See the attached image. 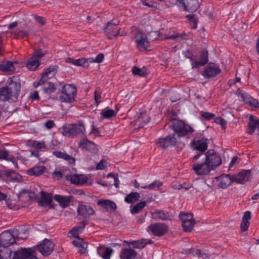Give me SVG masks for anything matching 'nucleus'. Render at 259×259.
Segmentation results:
<instances>
[{
    "mask_svg": "<svg viewBox=\"0 0 259 259\" xmlns=\"http://www.w3.org/2000/svg\"><path fill=\"white\" fill-rule=\"evenodd\" d=\"M15 77L9 78L8 85L0 88V101H17L19 95L21 84L19 82L14 80Z\"/></svg>",
    "mask_w": 259,
    "mask_h": 259,
    "instance_id": "f03ea898",
    "label": "nucleus"
},
{
    "mask_svg": "<svg viewBox=\"0 0 259 259\" xmlns=\"http://www.w3.org/2000/svg\"><path fill=\"white\" fill-rule=\"evenodd\" d=\"M132 72L134 75H138L140 76H145L147 74L146 70L144 68L141 69L136 66L133 67L132 69Z\"/></svg>",
    "mask_w": 259,
    "mask_h": 259,
    "instance_id": "09e8293b",
    "label": "nucleus"
},
{
    "mask_svg": "<svg viewBox=\"0 0 259 259\" xmlns=\"http://www.w3.org/2000/svg\"><path fill=\"white\" fill-rule=\"evenodd\" d=\"M124 242L129 245H132L133 247L136 248H143L147 244L146 240L142 239L140 240L133 241L129 242L127 241H124Z\"/></svg>",
    "mask_w": 259,
    "mask_h": 259,
    "instance_id": "ea45409f",
    "label": "nucleus"
},
{
    "mask_svg": "<svg viewBox=\"0 0 259 259\" xmlns=\"http://www.w3.org/2000/svg\"><path fill=\"white\" fill-rule=\"evenodd\" d=\"M184 55H185V56L186 58H187L190 59V61L191 62L192 68H193V63L195 62V57L188 50L185 52Z\"/></svg>",
    "mask_w": 259,
    "mask_h": 259,
    "instance_id": "13d9d810",
    "label": "nucleus"
},
{
    "mask_svg": "<svg viewBox=\"0 0 259 259\" xmlns=\"http://www.w3.org/2000/svg\"><path fill=\"white\" fill-rule=\"evenodd\" d=\"M77 213L84 218H88L95 213L93 208L89 205L80 204L77 208Z\"/></svg>",
    "mask_w": 259,
    "mask_h": 259,
    "instance_id": "5701e85b",
    "label": "nucleus"
},
{
    "mask_svg": "<svg viewBox=\"0 0 259 259\" xmlns=\"http://www.w3.org/2000/svg\"><path fill=\"white\" fill-rule=\"evenodd\" d=\"M179 217L181 220L182 224H183V223L191 220L192 218H193V215L191 213L181 212L179 215Z\"/></svg>",
    "mask_w": 259,
    "mask_h": 259,
    "instance_id": "49530a36",
    "label": "nucleus"
},
{
    "mask_svg": "<svg viewBox=\"0 0 259 259\" xmlns=\"http://www.w3.org/2000/svg\"><path fill=\"white\" fill-rule=\"evenodd\" d=\"M36 201L39 205L46 207L50 205L52 207V195H36Z\"/></svg>",
    "mask_w": 259,
    "mask_h": 259,
    "instance_id": "a878e982",
    "label": "nucleus"
},
{
    "mask_svg": "<svg viewBox=\"0 0 259 259\" xmlns=\"http://www.w3.org/2000/svg\"><path fill=\"white\" fill-rule=\"evenodd\" d=\"M250 223L249 221H245L242 220V222L240 225V228L242 231H246L247 230L249 226Z\"/></svg>",
    "mask_w": 259,
    "mask_h": 259,
    "instance_id": "e2e57ef3",
    "label": "nucleus"
},
{
    "mask_svg": "<svg viewBox=\"0 0 259 259\" xmlns=\"http://www.w3.org/2000/svg\"><path fill=\"white\" fill-rule=\"evenodd\" d=\"M77 89L73 84H66L62 87L59 95V99L61 102L71 103L74 101V97L76 95Z\"/></svg>",
    "mask_w": 259,
    "mask_h": 259,
    "instance_id": "39448f33",
    "label": "nucleus"
},
{
    "mask_svg": "<svg viewBox=\"0 0 259 259\" xmlns=\"http://www.w3.org/2000/svg\"><path fill=\"white\" fill-rule=\"evenodd\" d=\"M86 223L84 221L80 222L78 225L73 227L69 233L74 237L79 238V233L82 232L84 230Z\"/></svg>",
    "mask_w": 259,
    "mask_h": 259,
    "instance_id": "7c9ffc66",
    "label": "nucleus"
},
{
    "mask_svg": "<svg viewBox=\"0 0 259 259\" xmlns=\"http://www.w3.org/2000/svg\"><path fill=\"white\" fill-rule=\"evenodd\" d=\"M195 223V220L193 218H192L191 220L183 223V224H182V227L184 231L185 232H191L193 230Z\"/></svg>",
    "mask_w": 259,
    "mask_h": 259,
    "instance_id": "79ce46f5",
    "label": "nucleus"
},
{
    "mask_svg": "<svg viewBox=\"0 0 259 259\" xmlns=\"http://www.w3.org/2000/svg\"><path fill=\"white\" fill-rule=\"evenodd\" d=\"M79 147L82 150L96 154L98 152V145L93 141L89 140L86 136L82 137L78 144Z\"/></svg>",
    "mask_w": 259,
    "mask_h": 259,
    "instance_id": "dca6fc26",
    "label": "nucleus"
},
{
    "mask_svg": "<svg viewBox=\"0 0 259 259\" xmlns=\"http://www.w3.org/2000/svg\"><path fill=\"white\" fill-rule=\"evenodd\" d=\"M193 169L196 174L199 175H206L212 170L206 160L201 163L194 164L193 165Z\"/></svg>",
    "mask_w": 259,
    "mask_h": 259,
    "instance_id": "6ab92c4d",
    "label": "nucleus"
},
{
    "mask_svg": "<svg viewBox=\"0 0 259 259\" xmlns=\"http://www.w3.org/2000/svg\"><path fill=\"white\" fill-rule=\"evenodd\" d=\"M208 145V140L202 138L200 140L195 141L191 142V146L193 148L198 150L199 152L193 157V161L197 160L201 156L203 155V153L207 150Z\"/></svg>",
    "mask_w": 259,
    "mask_h": 259,
    "instance_id": "9d476101",
    "label": "nucleus"
},
{
    "mask_svg": "<svg viewBox=\"0 0 259 259\" xmlns=\"http://www.w3.org/2000/svg\"><path fill=\"white\" fill-rule=\"evenodd\" d=\"M215 122L218 124H221L223 127H225L227 124L226 121L221 117L215 118Z\"/></svg>",
    "mask_w": 259,
    "mask_h": 259,
    "instance_id": "774afa93",
    "label": "nucleus"
},
{
    "mask_svg": "<svg viewBox=\"0 0 259 259\" xmlns=\"http://www.w3.org/2000/svg\"><path fill=\"white\" fill-rule=\"evenodd\" d=\"M148 229L155 236H161L168 231V227L164 223H156L150 225Z\"/></svg>",
    "mask_w": 259,
    "mask_h": 259,
    "instance_id": "f3484780",
    "label": "nucleus"
},
{
    "mask_svg": "<svg viewBox=\"0 0 259 259\" xmlns=\"http://www.w3.org/2000/svg\"><path fill=\"white\" fill-rule=\"evenodd\" d=\"M15 231L7 230L0 234V247H9L16 242Z\"/></svg>",
    "mask_w": 259,
    "mask_h": 259,
    "instance_id": "1a4fd4ad",
    "label": "nucleus"
},
{
    "mask_svg": "<svg viewBox=\"0 0 259 259\" xmlns=\"http://www.w3.org/2000/svg\"><path fill=\"white\" fill-rule=\"evenodd\" d=\"M162 185V183L161 181L155 180L150 184L142 186V188L153 190H160Z\"/></svg>",
    "mask_w": 259,
    "mask_h": 259,
    "instance_id": "58836bf2",
    "label": "nucleus"
},
{
    "mask_svg": "<svg viewBox=\"0 0 259 259\" xmlns=\"http://www.w3.org/2000/svg\"><path fill=\"white\" fill-rule=\"evenodd\" d=\"M220 72L221 70L219 67L213 64H209L205 68L202 75L205 78H209L215 76Z\"/></svg>",
    "mask_w": 259,
    "mask_h": 259,
    "instance_id": "aec40b11",
    "label": "nucleus"
},
{
    "mask_svg": "<svg viewBox=\"0 0 259 259\" xmlns=\"http://www.w3.org/2000/svg\"><path fill=\"white\" fill-rule=\"evenodd\" d=\"M53 154L57 158L64 159V160L68 161L70 164H73L75 163V159L66 153L62 152L59 151H55L53 152Z\"/></svg>",
    "mask_w": 259,
    "mask_h": 259,
    "instance_id": "f704fd0d",
    "label": "nucleus"
},
{
    "mask_svg": "<svg viewBox=\"0 0 259 259\" xmlns=\"http://www.w3.org/2000/svg\"><path fill=\"white\" fill-rule=\"evenodd\" d=\"M186 17L190 21V22L192 23V28L194 29L196 28L197 26L198 19L196 15L189 14L187 15Z\"/></svg>",
    "mask_w": 259,
    "mask_h": 259,
    "instance_id": "8fccbe9b",
    "label": "nucleus"
},
{
    "mask_svg": "<svg viewBox=\"0 0 259 259\" xmlns=\"http://www.w3.org/2000/svg\"><path fill=\"white\" fill-rule=\"evenodd\" d=\"M0 70L4 71H14L15 70L14 63L10 61H1Z\"/></svg>",
    "mask_w": 259,
    "mask_h": 259,
    "instance_id": "4c0bfd02",
    "label": "nucleus"
},
{
    "mask_svg": "<svg viewBox=\"0 0 259 259\" xmlns=\"http://www.w3.org/2000/svg\"><path fill=\"white\" fill-rule=\"evenodd\" d=\"M150 121V117L146 113H141L136 119V124L142 127Z\"/></svg>",
    "mask_w": 259,
    "mask_h": 259,
    "instance_id": "72a5a7b5",
    "label": "nucleus"
},
{
    "mask_svg": "<svg viewBox=\"0 0 259 259\" xmlns=\"http://www.w3.org/2000/svg\"><path fill=\"white\" fill-rule=\"evenodd\" d=\"M151 214L153 219L162 221L170 220L172 217L168 211L164 210L155 209Z\"/></svg>",
    "mask_w": 259,
    "mask_h": 259,
    "instance_id": "4be33fe9",
    "label": "nucleus"
},
{
    "mask_svg": "<svg viewBox=\"0 0 259 259\" xmlns=\"http://www.w3.org/2000/svg\"><path fill=\"white\" fill-rule=\"evenodd\" d=\"M0 249V259H8L11 257L12 251L8 247H2Z\"/></svg>",
    "mask_w": 259,
    "mask_h": 259,
    "instance_id": "37998d69",
    "label": "nucleus"
},
{
    "mask_svg": "<svg viewBox=\"0 0 259 259\" xmlns=\"http://www.w3.org/2000/svg\"><path fill=\"white\" fill-rule=\"evenodd\" d=\"M104 58V55L102 53H100L98 54L95 58V59H93L92 58H88L89 60V64L91 63H101L103 60V59Z\"/></svg>",
    "mask_w": 259,
    "mask_h": 259,
    "instance_id": "603ef678",
    "label": "nucleus"
},
{
    "mask_svg": "<svg viewBox=\"0 0 259 259\" xmlns=\"http://www.w3.org/2000/svg\"><path fill=\"white\" fill-rule=\"evenodd\" d=\"M241 97L244 103L248 104L252 100V97L246 93L241 94Z\"/></svg>",
    "mask_w": 259,
    "mask_h": 259,
    "instance_id": "bf43d9fd",
    "label": "nucleus"
},
{
    "mask_svg": "<svg viewBox=\"0 0 259 259\" xmlns=\"http://www.w3.org/2000/svg\"><path fill=\"white\" fill-rule=\"evenodd\" d=\"M38 251L44 256L50 255L54 248V244L50 240L46 238L36 246Z\"/></svg>",
    "mask_w": 259,
    "mask_h": 259,
    "instance_id": "4468645a",
    "label": "nucleus"
},
{
    "mask_svg": "<svg viewBox=\"0 0 259 259\" xmlns=\"http://www.w3.org/2000/svg\"><path fill=\"white\" fill-rule=\"evenodd\" d=\"M145 205L146 202L145 201L138 203L131 209V212L132 214L138 213L143 209Z\"/></svg>",
    "mask_w": 259,
    "mask_h": 259,
    "instance_id": "c03bdc74",
    "label": "nucleus"
},
{
    "mask_svg": "<svg viewBox=\"0 0 259 259\" xmlns=\"http://www.w3.org/2000/svg\"><path fill=\"white\" fill-rule=\"evenodd\" d=\"M0 176L6 182L15 181L18 180L20 177L13 170H0Z\"/></svg>",
    "mask_w": 259,
    "mask_h": 259,
    "instance_id": "412c9836",
    "label": "nucleus"
},
{
    "mask_svg": "<svg viewBox=\"0 0 259 259\" xmlns=\"http://www.w3.org/2000/svg\"><path fill=\"white\" fill-rule=\"evenodd\" d=\"M20 195H9L6 199V204L10 209H17L19 207L17 205Z\"/></svg>",
    "mask_w": 259,
    "mask_h": 259,
    "instance_id": "2f4dec72",
    "label": "nucleus"
},
{
    "mask_svg": "<svg viewBox=\"0 0 259 259\" xmlns=\"http://www.w3.org/2000/svg\"><path fill=\"white\" fill-rule=\"evenodd\" d=\"M73 65L80 66L83 67H88L89 66L88 58H80L78 59H74Z\"/></svg>",
    "mask_w": 259,
    "mask_h": 259,
    "instance_id": "a18cd8bd",
    "label": "nucleus"
},
{
    "mask_svg": "<svg viewBox=\"0 0 259 259\" xmlns=\"http://www.w3.org/2000/svg\"><path fill=\"white\" fill-rule=\"evenodd\" d=\"M32 146L35 147L37 150H41L42 149L46 148V144L44 142H40L37 141H33Z\"/></svg>",
    "mask_w": 259,
    "mask_h": 259,
    "instance_id": "5fc2aeb1",
    "label": "nucleus"
},
{
    "mask_svg": "<svg viewBox=\"0 0 259 259\" xmlns=\"http://www.w3.org/2000/svg\"><path fill=\"white\" fill-rule=\"evenodd\" d=\"M179 140L176 137L175 134H169L165 138H159L156 140L157 146L162 148L176 146Z\"/></svg>",
    "mask_w": 259,
    "mask_h": 259,
    "instance_id": "ddd939ff",
    "label": "nucleus"
},
{
    "mask_svg": "<svg viewBox=\"0 0 259 259\" xmlns=\"http://www.w3.org/2000/svg\"><path fill=\"white\" fill-rule=\"evenodd\" d=\"M170 127L174 130L176 137L178 138L185 136L190 137L194 132L192 127L186 124L183 121L177 119H173Z\"/></svg>",
    "mask_w": 259,
    "mask_h": 259,
    "instance_id": "7ed1b4c3",
    "label": "nucleus"
},
{
    "mask_svg": "<svg viewBox=\"0 0 259 259\" xmlns=\"http://www.w3.org/2000/svg\"><path fill=\"white\" fill-rule=\"evenodd\" d=\"M77 240H73L72 241V244L77 248H79L80 246L83 245L85 243L83 241L82 239H81L79 237V238H76Z\"/></svg>",
    "mask_w": 259,
    "mask_h": 259,
    "instance_id": "680f3d73",
    "label": "nucleus"
},
{
    "mask_svg": "<svg viewBox=\"0 0 259 259\" xmlns=\"http://www.w3.org/2000/svg\"><path fill=\"white\" fill-rule=\"evenodd\" d=\"M137 255V252L131 248H124L120 253L121 259H135Z\"/></svg>",
    "mask_w": 259,
    "mask_h": 259,
    "instance_id": "cd10ccee",
    "label": "nucleus"
},
{
    "mask_svg": "<svg viewBox=\"0 0 259 259\" xmlns=\"http://www.w3.org/2000/svg\"><path fill=\"white\" fill-rule=\"evenodd\" d=\"M45 54L46 53L42 52L40 49L36 50L31 57L28 59L26 64L27 68L32 71L36 70L40 65V60L45 56Z\"/></svg>",
    "mask_w": 259,
    "mask_h": 259,
    "instance_id": "6e6552de",
    "label": "nucleus"
},
{
    "mask_svg": "<svg viewBox=\"0 0 259 259\" xmlns=\"http://www.w3.org/2000/svg\"><path fill=\"white\" fill-rule=\"evenodd\" d=\"M251 171L250 170H243L239 173L232 176L233 182L243 184L248 181L250 178Z\"/></svg>",
    "mask_w": 259,
    "mask_h": 259,
    "instance_id": "a211bd4d",
    "label": "nucleus"
},
{
    "mask_svg": "<svg viewBox=\"0 0 259 259\" xmlns=\"http://www.w3.org/2000/svg\"><path fill=\"white\" fill-rule=\"evenodd\" d=\"M185 34L175 33L171 35H165L164 38L166 39H173L176 41H179L184 39V37Z\"/></svg>",
    "mask_w": 259,
    "mask_h": 259,
    "instance_id": "de8ad7c7",
    "label": "nucleus"
},
{
    "mask_svg": "<svg viewBox=\"0 0 259 259\" xmlns=\"http://www.w3.org/2000/svg\"><path fill=\"white\" fill-rule=\"evenodd\" d=\"M118 109L115 112L114 110L110 109L109 108H106L103 110L101 114V117L103 118L109 119L115 116L117 112Z\"/></svg>",
    "mask_w": 259,
    "mask_h": 259,
    "instance_id": "a19ab883",
    "label": "nucleus"
},
{
    "mask_svg": "<svg viewBox=\"0 0 259 259\" xmlns=\"http://www.w3.org/2000/svg\"><path fill=\"white\" fill-rule=\"evenodd\" d=\"M63 176V173L60 171L55 170L52 173V178L56 180H60Z\"/></svg>",
    "mask_w": 259,
    "mask_h": 259,
    "instance_id": "4d7b16f0",
    "label": "nucleus"
},
{
    "mask_svg": "<svg viewBox=\"0 0 259 259\" xmlns=\"http://www.w3.org/2000/svg\"><path fill=\"white\" fill-rule=\"evenodd\" d=\"M138 49L140 51L145 50L149 46L150 41L148 40L147 35L137 28L132 30Z\"/></svg>",
    "mask_w": 259,
    "mask_h": 259,
    "instance_id": "0eeeda50",
    "label": "nucleus"
},
{
    "mask_svg": "<svg viewBox=\"0 0 259 259\" xmlns=\"http://www.w3.org/2000/svg\"><path fill=\"white\" fill-rule=\"evenodd\" d=\"M205 160L209 164L212 169H215L222 163L220 156L214 152L213 150H209L205 154Z\"/></svg>",
    "mask_w": 259,
    "mask_h": 259,
    "instance_id": "9b49d317",
    "label": "nucleus"
},
{
    "mask_svg": "<svg viewBox=\"0 0 259 259\" xmlns=\"http://www.w3.org/2000/svg\"><path fill=\"white\" fill-rule=\"evenodd\" d=\"M140 198V195H126L124 200L127 203L136 202Z\"/></svg>",
    "mask_w": 259,
    "mask_h": 259,
    "instance_id": "864d4df0",
    "label": "nucleus"
},
{
    "mask_svg": "<svg viewBox=\"0 0 259 259\" xmlns=\"http://www.w3.org/2000/svg\"><path fill=\"white\" fill-rule=\"evenodd\" d=\"M214 116V114L207 112H204L202 114V117L206 120L212 119Z\"/></svg>",
    "mask_w": 259,
    "mask_h": 259,
    "instance_id": "338daca9",
    "label": "nucleus"
},
{
    "mask_svg": "<svg viewBox=\"0 0 259 259\" xmlns=\"http://www.w3.org/2000/svg\"><path fill=\"white\" fill-rule=\"evenodd\" d=\"M29 251V248H21L20 250L14 252L13 259H26L27 255L30 254Z\"/></svg>",
    "mask_w": 259,
    "mask_h": 259,
    "instance_id": "473e14b6",
    "label": "nucleus"
},
{
    "mask_svg": "<svg viewBox=\"0 0 259 259\" xmlns=\"http://www.w3.org/2000/svg\"><path fill=\"white\" fill-rule=\"evenodd\" d=\"M28 35V32L25 31H19L15 33V37L17 39L23 38Z\"/></svg>",
    "mask_w": 259,
    "mask_h": 259,
    "instance_id": "052dcab7",
    "label": "nucleus"
},
{
    "mask_svg": "<svg viewBox=\"0 0 259 259\" xmlns=\"http://www.w3.org/2000/svg\"><path fill=\"white\" fill-rule=\"evenodd\" d=\"M97 251L100 256L103 259H110V256L113 252V250L110 247H104L100 245L97 248Z\"/></svg>",
    "mask_w": 259,
    "mask_h": 259,
    "instance_id": "c85d7f7f",
    "label": "nucleus"
},
{
    "mask_svg": "<svg viewBox=\"0 0 259 259\" xmlns=\"http://www.w3.org/2000/svg\"><path fill=\"white\" fill-rule=\"evenodd\" d=\"M46 168L42 165H36L27 170V174L31 176H38L42 174Z\"/></svg>",
    "mask_w": 259,
    "mask_h": 259,
    "instance_id": "bb28decb",
    "label": "nucleus"
},
{
    "mask_svg": "<svg viewBox=\"0 0 259 259\" xmlns=\"http://www.w3.org/2000/svg\"><path fill=\"white\" fill-rule=\"evenodd\" d=\"M57 68L58 66L56 65H51L47 68H45L41 74L40 79L38 81L34 82L33 86L36 88L41 87L42 93L46 95L50 96L55 92L56 88L54 83L48 80L55 75Z\"/></svg>",
    "mask_w": 259,
    "mask_h": 259,
    "instance_id": "f257e3e1",
    "label": "nucleus"
},
{
    "mask_svg": "<svg viewBox=\"0 0 259 259\" xmlns=\"http://www.w3.org/2000/svg\"><path fill=\"white\" fill-rule=\"evenodd\" d=\"M67 180L70 181L71 183L76 185H91L92 182L89 180L87 177L82 174H73L66 176Z\"/></svg>",
    "mask_w": 259,
    "mask_h": 259,
    "instance_id": "2eb2a0df",
    "label": "nucleus"
},
{
    "mask_svg": "<svg viewBox=\"0 0 259 259\" xmlns=\"http://www.w3.org/2000/svg\"><path fill=\"white\" fill-rule=\"evenodd\" d=\"M29 250L30 254V255H27L26 259H38L36 256L35 247L33 248H29Z\"/></svg>",
    "mask_w": 259,
    "mask_h": 259,
    "instance_id": "6e6d98bb",
    "label": "nucleus"
},
{
    "mask_svg": "<svg viewBox=\"0 0 259 259\" xmlns=\"http://www.w3.org/2000/svg\"><path fill=\"white\" fill-rule=\"evenodd\" d=\"M62 134L68 137L73 138L80 134H83L85 131V124L83 121L78 120L74 124L64 125L62 127Z\"/></svg>",
    "mask_w": 259,
    "mask_h": 259,
    "instance_id": "20e7f679",
    "label": "nucleus"
},
{
    "mask_svg": "<svg viewBox=\"0 0 259 259\" xmlns=\"http://www.w3.org/2000/svg\"><path fill=\"white\" fill-rule=\"evenodd\" d=\"M232 182H233L232 176L230 177L229 175H223L220 178L219 187L223 189L226 188Z\"/></svg>",
    "mask_w": 259,
    "mask_h": 259,
    "instance_id": "c9c22d12",
    "label": "nucleus"
},
{
    "mask_svg": "<svg viewBox=\"0 0 259 259\" xmlns=\"http://www.w3.org/2000/svg\"><path fill=\"white\" fill-rule=\"evenodd\" d=\"M208 62V52L205 50H203L201 52L199 60H195V62L193 63V69L198 68L203 66L206 64Z\"/></svg>",
    "mask_w": 259,
    "mask_h": 259,
    "instance_id": "b1692460",
    "label": "nucleus"
},
{
    "mask_svg": "<svg viewBox=\"0 0 259 259\" xmlns=\"http://www.w3.org/2000/svg\"><path fill=\"white\" fill-rule=\"evenodd\" d=\"M185 253L191 254V255L195 256H199L201 254V250L199 249L191 248L186 249L185 250Z\"/></svg>",
    "mask_w": 259,
    "mask_h": 259,
    "instance_id": "3c124183",
    "label": "nucleus"
},
{
    "mask_svg": "<svg viewBox=\"0 0 259 259\" xmlns=\"http://www.w3.org/2000/svg\"><path fill=\"white\" fill-rule=\"evenodd\" d=\"M95 100L97 104L101 102V92L96 90L94 93Z\"/></svg>",
    "mask_w": 259,
    "mask_h": 259,
    "instance_id": "69168bd1",
    "label": "nucleus"
},
{
    "mask_svg": "<svg viewBox=\"0 0 259 259\" xmlns=\"http://www.w3.org/2000/svg\"><path fill=\"white\" fill-rule=\"evenodd\" d=\"M171 6L177 5L181 9L189 13L196 12L200 7L198 0H172Z\"/></svg>",
    "mask_w": 259,
    "mask_h": 259,
    "instance_id": "423d86ee",
    "label": "nucleus"
},
{
    "mask_svg": "<svg viewBox=\"0 0 259 259\" xmlns=\"http://www.w3.org/2000/svg\"><path fill=\"white\" fill-rule=\"evenodd\" d=\"M26 193L28 194H52L51 192H46L37 185L35 190L24 189L21 190L19 194H25Z\"/></svg>",
    "mask_w": 259,
    "mask_h": 259,
    "instance_id": "e433bc0d",
    "label": "nucleus"
},
{
    "mask_svg": "<svg viewBox=\"0 0 259 259\" xmlns=\"http://www.w3.org/2000/svg\"><path fill=\"white\" fill-rule=\"evenodd\" d=\"M150 39L152 40L157 39L159 35V32L158 31H152L149 33Z\"/></svg>",
    "mask_w": 259,
    "mask_h": 259,
    "instance_id": "0e129e2a",
    "label": "nucleus"
},
{
    "mask_svg": "<svg viewBox=\"0 0 259 259\" xmlns=\"http://www.w3.org/2000/svg\"><path fill=\"white\" fill-rule=\"evenodd\" d=\"M97 204L108 211H114L117 208L115 203L108 199L99 200Z\"/></svg>",
    "mask_w": 259,
    "mask_h": 259,
    "instance_id": "393cba45",
    "label": "nucleus"
},
{
    "mask_svg": "<svg viewBox=\"0 0 259 259\" xmlns=\"http://www.w3.org/2000/svg\"><path fill=\"white\" fill-rule=\"evenodd\" d=\"M72 198V196H63V195H54V199L57 201L60 205L63 207H66L70 203Z\"/></svg>",
    "mask_w": 259,
    "mask_h": 259,
    "instance_id": "c756f323",
    "label": "nucleus"
},
{
    "mask_svg": "<svg viewBox=\"0 0 259 259\" xmlns=\"http://www.w3.org/2000/svg\"><path fill=\"white\" fill-rule=\"evenodd\" d=\"M118 23V21L112 20L104 28V32L109 39H112L119 34L120 29L116 27Z\"/></svg>",
    "mask_w": 259,
    "mask_h": 259,
    "instance_id": "f8f14e48",
    "label": "nucleus"
}]
</instances>
